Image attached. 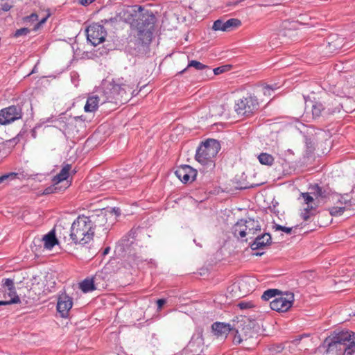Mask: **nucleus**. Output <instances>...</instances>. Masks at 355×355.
<instances>
[{"mask_svg":"<svg viewBox=\"0 0 355 355\" xmlns=\"http://www.w3.org/2000/svg\"><path fill=\"white\" fill-rule=\"evenodd\" d=\"M130 13L131 26L137 31L135 54L137 56L146 55L150 52L156 17L151 10L138 5L132 6Z\"/></svg>","mask_w":355,"mask_h":355,"instance_id":"obj_1","label":"nucleus"},{"mask_svg":"<svg viewBox=\"0 0 355 355\" xmlns=\"http://www.w3.org/2000/svg\"><path fill=\"white\" fill-rule=\"evenodd\" d=\"M134 87V83L124 80L123 78L113 80L107 85L101 96L95 95L87 98L84 110L86 112H93L98 109L100 103L103 104L106 102L116 105L124 104L132 96L138 94V92L135 93Z\"/></svg>","mask_w":355,"mask_h":355,"instance_id":"obj_2","label":"nucleus"},{"mask_svg":"<svg viewBox=\"0 0 355 355\" xmlns=\"http://www.w3.org/2000/svg\"><path fill=\"white\" fill-rule=\"evenodd\" d=\"M322 347L328 355H355V332L335 331L324 339Z\"/></svg>","mask_w":355,"mask_h":355,"instance_id":"obj_3","label":"nucleus"},{"mask_svg":"<svg viewBox=\"0 0 355 355\" xmlns=\"http://www.w3.org/2000/svg\"><path fill=\"white\" fill-rule=\"evenodd\" d=\"M87 220V216H78L71 224V239L73 244L85 245L93 239L94 231H92Z\"/></svg>","mask_w":355,"mask_h":355,"instance_id":"obj_4","label":"nucleus"},{"mask_svg":"<svg viewBox=\"0 0 355 355\" xmlns=\"http://www.w3.org/2000/svg\"><path fill=\"white\" fill-rule=\"evenodd\" d=\"M220 149V143L214 139H208L202 142L198 147L195 155L196 160L207 168L212 169L215 166L213 159L217 155Z\"/></svg>","mask_w":355,"mask_h":355,"instance_id":"obj_5","label":"nucleus"},{"mask_svg":"<svg viewBox=\"0 0 355 355\" xmlns=\"http://www.w3.org/2000/svg\"><path fill=\"white\" fill-rule=\"evenodd\" d=\"M260 232L261 225L259 222L251 218L239 220L232 227L234 236L245 242L248 239H254V235Z\"/></svg>","mask_w":355,"mask_h":355,"instance_id":"obj_6","label":"nucleus"},{"mask_svg":"<svg viewBox=\"0 0 355 355\" xmlns=\"http://www.w3.org/2000/svg\"><path fill=\"white\" fill-rule=\"evenodd\" d=\"M256 324L255 320H251L250 318L246 316H241V320H238L236 324L232 327V330L230 334L232 336V342L234 345L240 344L243 340V336L245 338V339L248 336H251L248 335L252 329L254 328Z\"/></svg>","mask_w":355,"mask_h":355,"instance_id":"obj_7","label":"nucleus"},{"mask_svg":"<svg viewBox=\"0 0 355 355\" xmlns=\"http://www.w3.org/2000/svg\"><path fill=\"white\" fill-rule=\"evenodd\" d=\"M234 108L238 115L249 116L258 110V99L254 95H248L246 97L239 99Z\"/></svg>","mask_w":355,"mask_h":355,"instance_id":"obj_8","label":"nucleus"},{"mask_svg":"<svg viewBox=\"0 0 355 355\" xmlns=\"http://www.w3.org/2000/svg\"><path fill=\"white\" fill-rule=\"evenodd\" d=\"M86 35L87 41L96 46L105 41L107 31L103 26L94 23L87 28Z\"/></svg>","mask_w":355,"mask_h":355,"instance_id":"obj_9","label":"nucleus"},{"mask_svg":"<svg viewBox=\"0 0 355 355\" xmlns=\"http://www.w3.org/2000/svg\"><path fill=\"white\" fill-rule=\"evenodd\" d=\"M21 106L10 105L0 110V124L6 125L22 117Z\"/></svg>","mask_w":355,"mask_h":355,"instance_id":"obj_10","label":"nucleus"},{"mask_svg":"<svg viewBox=\"0 0 355 355\" xmlns=\"http://www.w3.org/2000/svg\"><path fill=\"white\" fill-rule=\"evenodd\" d=\"M311 190L318 204H324L328 201L334 202L336 196V193L333 192L329 187H320L318 184L312 186Z\"/></svg>","mask_w":355,"mask_h":355,"instance_id":"obj_11","label":"nucleus"},{"mask_svg":"<svg viewBox=\"0 0 355 355\" xmlns=\"http://www.w3.org/2000/svg\"><path fill=\"white\" fill-rule=\"evenodd\" d=\"M294 302V294L293 293H286V296H280L275 297L270 303V306L272 310L278 312H286L293 305Z\"/></svg>","mask_w":355,"mask_h":355,"instance_id":"obj_12","label":"nucleus"},{"mask_svg":"<svg viewBox=\"0 0 355 355\" xmlns=\"http://www.w3.org/2000/svg\"><path fill=\"white\" fill-rule=\"evenodd\" d=\"M197 173V171L189 165H182L175 171V175L184 183L193 182Z\"/></svg>","mask_w":355,"mask_h":355,"instance_id":"obj_13","label":"nucleus"},{"mask_svg":"<svg viewBox=\"0 0 355 355\" xmlns=\"http://www.w3.org/2000/svg\"><path fill=\"white\" fill-rule=\"evenodd\" d=\"M2 286L4 288H8V295L10 297V299L8 300H0V306L10 305L20 302V298L15 292L13 279L10 278L3 279L2 281Z\"/></svg>","mask_w":355,"mask_h":355,"instance_id":"obj_14","label":"nucleus"},{"mask_svg":"<svg viewBox=\"0 0 355 355\" xmlns=\"http://www.w3.org/2000/svg\"><path fill=\"white\" fill-rule=\"evenodd\" d=\"M73 306L72 298L65 293L59 296L57 303V311L62 318H67Z\"/></svg>","mask_w":355,"mask_h":355,"instance_id":"obj_15","label":"nucleus"},{"mask_svg":"<svg viewBox=\"0 0 355 355\" xmlns=\"http://www.w3.org/2000/svg\"><path fill=\"white\" fill-rule=\"evenodd\" d=\"M87 219L89 224L92 226V231H94L97 227H103L105 230L107 229V227H106L107 218L106 214L103 211H100L97 214L88 216Z\"/></svg>","mask_w":355,"mask_h":355,"instance_id":"obj_16","label":"nucleus"},{"mask_svg":"<svg viewBox=\"0 0 355 355\" xmlns=\"http://www.w3.org/2000/svg\"><path fill=\"white\" fill-rule=\"evenodd\" d=\"M71 168V165L69 164H66L64 166H63L62 168L60 170L59 173H58L53 178V182H54L55 184H60L62 182H64L63 190H65L67 188H68L71 183L67 180L69 173Z\"/></svg>","mask_w":355,"mask_h":355,"instance_id":"obj_17","label":"nucleus"},{"mask_svg":"<svg viewBox=\"0 0 355 355\" xmlns=\"http://www.w3.org/2000/svg\"><path fill=\"white\" fill-rule=\"evenodd\" d=\"M232 327L229 323L216 322L211 325V329L214 336L218 338H226L232 330Z\"/></svg>","mask_w":355,"mask_h":355,"instance_id":"obj_18","label":"nucleus"},{"mask_svg":"<svg viewBox=\"0 0 355 355\" xmlns=\"http://www.w3.org/2000/svg\"><path fill=\"white\" fill-rule=\"evenodd\" d=\"M271 244V236L268 233L259 234L254 240L250 243V246L252 250H259Z\"/></svg>","mask_w":355,"mask_h":355,"instance_id":"obj_19","label":"nucleus"},{"mask_svg":"<svg viewBox=\"0 0 355 355\" xmlns=\"http://www.w3.org/2000/svg\"><path fill=\"white\" fill-rule=\"evenodd\" d=\"M53 230H55L58 239L63 240L67 244H73L72 239H71V227H64L60 224L55 225Z\"/></svg>","mask_w":355,"mask_h":355,"instance_id":"obj_20","label":"nucleus"},{"mask_svg":"<svg viewBox=\"0 0 355 355\" xmlns=\"http://www.w3.org/2000/svg\"><path fill=\"white\" fill-rule=\"evenodd\" d=\"M323 104L325 108L324 112L327 116L339 112L342 107L340 103L337 99L333 98L324 101Z\"/></svg>","mask_w":355,"mask_h":355,"instance_id":"obj_21","label":"nucleus"},{"mask_svg":"<svg viewBox=\"0 0 355 355\" xmlns=\"http://www.w3.org/2000/svg\"><path fill=\"white\" fill-rule=\"evenodd\" d=\"M99 275L96 274L92 278H86L80 283V288L83 293H89L96 289L95 283L98 280Z\"/></svg>","mask_w":355,"mask_h":355,"instance_id":"obj_22","label":"nucleus"},{"mask_svg":"<svg viewBox=\"0 0 355 355\" xmlns=\"http://www.w3.org/2000/svg\"><path fill=\"white\" fill-rule=\"evenodd\" d=\"M189 67H194L197 70L203 71L207 76L209 75H212L211 69L209 66L205 65L197 60L189 61L187 67L180 71L179 73L182 74Z\"/></svg>","mask_w":355,"mask_h":355,"instance_id":"obj_23","label":"nucleus"},{"mask_svg":"<svg viewBox=\"0 0 355 355\" xmlns=\"http://www.w3.org/2000/svg\"><path fill=\"white\" fill-rule=\"evenodd\" d=\"M42 241H44V248L51 250L55 245L58 244V239L56 236L55 230H52L45 234L42 238Z\"/></svg>","mask_w":355,"mask_h":355,"instance_id":"obj_24","label":"nucleus"},{"mask_svg":"<svg viewBox=\"0 0 355 355\" xmlns=\"http://www.w3.org/2000/svg\"><path fill=\"white\" fill-rule=\"evenodd\" d=\"M311 112L313 119H318L320 116L326 117L328 116L327 114H325L324 110V105L323 103L320 101H314L311 103Z\"/></svg>","mask_w":355,"mask_h":355,"instance_id":"obj_25","label":"nucleus"},{"mask_svg":"<svg viewBox=\"0 0 355 355\" xmlns=\"http://www.w3.org/2000/svg\"><path fill=\"white\" fill-rule=\"evenodd\" d=\"M336 196L334 200H336L340 205H344L343 207H345V208L355 205V197L351 196L349 198V194L347 193L339 195L336 193Z\"/></svg>","mask_w":355,"mask_h":355,"instance_id":"obj_26","label":"nucleus"},{"mask_svg":"<svg viewBox=\"0 0 355 355\" xmlns=\"http://www.w3.org/2000/svg\"><path fill=\"white\" fill-rule=\"evenodd\" d=\"M187 350H189L191 355H197L202 351L201 349V340L198 339L191 340L187 345Z\"/></svg>","mask_w":355,"mask_h":355,"instance_id":"obj_27","label":"nucleus"},{"mask_svg":"<svg viewBox=\"0 0 355 355\" xmlns=\"http://www.w3.org/2000/svg\"><path fill=\"white\" fill-rule=\"evenodd\" d=\"M258 159L261 164L266 166H272L275 160L273 156L267 153H261L258 156Z\"/></svg>","mask_w":355,"mask_h":355,"instance_id":"obj_28","label":"nucleus"},{"mask_svg":"<svg viewBox=\"0 0 355 355\" xmlns=\"http://www.w3.org/2000/svg\"><path fill=\"white\" fill-rule=\"evenodd\" d=\"M320 204L317 202V204H309L306 205V207L304 208V212L302 213V217L304 220L306 221L308 220L310 217L313 215V211H314Z\"/></svg>","mask_w":355,"mask_h":355,"instance_id":"obj_29","label":"nucleus"},{"mask_svg":"<svg viewBox=\"0 0 355 355\" xmlns=\"http://www.w3.org/2000/svg\"><path fill=\"white\" fill-rule=\"evenodd\" d=\"M19 178V173L15 172H10L2 175H0V184H8L10 181Z\"/></svg>","mask_w":355,"mask_h":355,"instance_id":"obj_30","label":"nucleus"},{"mask_svg":"<svg viewBox=\"0 0 355 355\" xmlns=\"http://www.w3.org/2000/svg\"><path fill=\"white\" fill-rule=\"evenodd\" d=\"M241 25V21L236 18H232L225 21V31H230V30L237 28Z\"/></svg>","mask_w":355,"mask_h":355,"instance_id":"obj_31","label":"nucleus"},{"mask_svg":"<svg viewBox=\"0 0 355 355\" xmlns=\"http://www.w3.org/2000/svg\"><path fill=\"white\" fill-rule=\"evenodd\" d=\"M280 291L278 289H268L263 292L261 299L265 301L270 300L272 297H275L277 294H279Z\"/></svg>","mask_w":355,"mask_h":355,"instance_id":"obj_32","label":"nucleus"},{"mask_svg":"<svg viewBox=\"0 0 355 355\" xmlns=\"http://www.w3.org/2000/svg\"><path fill=\"white\" fill-rule=\"evenodd\" d=\"M132 243L133 241H131L130 242L128 236H124L119 241L117 248H119L121 251L124 252L126 251L129 246Z\"/></svg>","mask_w":355,"mask_h":355,"instance_id":"obj_33","label":"nucleus"},{"mask_svg":"<svg viewBox=\"0 0 355 355\" xmlns=\"http://www.w3.org/2000/svg\"><path fill=\"white\" fill-rule=\"evenodd\" d=\"M64 191L63 190V187L62 186H59V184H55L53 182V185L46 187L44 190L43 194L48 195V194L59 192V191Z\"/></svg>","mask_w":355,"mask_h":355,"instance_id":"obj_34","label":"nucleus"},{"mask_svg":"<svg viewBox=\"0 0 355 355\" xmlns=\"http://www.w3.org/2000/svg\"><path fill=\"white\" fill-rule=\"evenodd\" d=\"M306 155L309 157L311 155L315 150V142L310 138L306 137Z\"/></svg>","mask_w":355,"mask_h":355,"instance_id":"obj_35","label":"nucleus"},{"mask_svg":"<svg viewBox=\"0 0 355 355\" xmlns=\"http://www.w3.org/2000/svg\"><path fill=\"white\" fill-rule=\"evenodd\" d=\"M345 207H333L329 209L331 216H340L345 211Z\"/></svg>","mask_w":355,"mask_h":355,"instance_id":"obj_36","label":"nucleus"},{"mask_svg":"<svg viewBox=\"0 0 355 355\" xmlns=\"http://www.w3.org/2000/svg\"><path fill=\"white\" fill-rule=\"evenodd\" d=\"M311 191L309 193H302L301 196L305 204L309 205V204H317V201L315 199L313 198V197L311 196Z\"/></svg>","mask_w":355,"mask_h":355,"instance_id":"obj_37","label":"nucleus"},{"mask_svg":"<svg viewBox=\"0 0 355 355\" xmlns=\"http://www.w3.org/2000/svg\"><path fill=\"white\" fill-rule=\"evenodd\" d=\"M277 88H278V87L277 86L276 84H275L273 85H264L263 87V94L266 96H270L272 94V92Z\"/></svg>","mask_w":355,"mask_h":355,"instance_id":"obj_38","label":"nucleus"},{"mask_svg":"<svg viewBox=\"0 0 355 355\" xmlns=\"http://www.w3.org/2000/svg\"><path fill=\"white\" fill-rule=\"evenodd\" d=\"M225 21L222 19H217L214 22L212 28L214 31H225Z\"/></svg>","mask_w":355,"mask_h":355,"instance_id":"obj_39","label":"nucleus"},{"mask_svg":"<svg viewBox=\"0 0 355 355\" xmlns=\"http://www.w3.org/2000/svg\"><path fill=\"white\" fill-rule=\"evenodd\" d=\"M38 20V15L36 13H32L31 15L24 17L23 18L24 23L28 24V23H33L35 21H37Z\"/></svg>","mask_w":355,"mask_h":355,"instance_id":"obj_40","label":"nucleus"},{"mask_svg":"<svg viewBox=\"0 0 355 355\" xmlns=\"http://www.w3.org/2000/svg\"><path fill=\"white\" fill-rule=\"evenodd\" d=\"M29 33H30V30L28 28H21L17 29L15 32L13 36L15 37H18L21 35H26Z\"/></svg>","mask_w":355,"mask_h":355,"instance_id":"obj_41","label":"nucleus"},{"mask_svg":"<svg viewBox=\"0 0 355 355\" xmlns=\"http://www.w3.org/2000/svg\"><path fill=\"white\" fill-rule=\"evenodd\" d=\"M238 306L241 309H248L253 306L251 302H241L238 304Z\"/></svg>","mask_w":355,"mask_h":355,"instance_id":"obj_42","label":"nucleus"},{"mask_svg":"<svg viewBox=\"0 0 355 355\" xmlns=\"http://www.w3.org/2000/svg\"><path fill=\"white\" fill-rule=\"evenodd\" d=\"M226 66L216 67L213 69L214 75H218L225 71Z\"/></svg>","mask_w":355,"mask_h":355,"instance_id":"obj_43","label":"nucleus"},{"mask_svg":"<svg viewBox=\"0 0 355 355\" xmlns=\"http://www.w3.org/2000/svg\"><path fill=\"white\" fill-rule=\"evenodd\" d=\"M47 17L42 19L39 22H37L33 28L34 31H37L43 24H44L46 21Z\"/></svg>","mask_w":355,"mask_h":355,"instance_id":"obj_44","label":"nucleus"},{"mask_svg":"<svg viewBox=\"0 0 355 355\" xmlns=\"http://www.w3.org/2000/svg\"><path fill=\"white\" fill-rule=\"evenodd\" d=\"M166 303V300L165 299H159L157 301V309H161L162 306Z\"/></svg>","mask_w":355,"mask_h":355,"instance_id":"obj_45","label":"nucleus"},{"mask_svg":"<svg viewBox=\"0 0 355 355\" xmlns=\"http://www.w3.org/2000/svg\"><path fill=\"white\" fill-rule=\"evenodd\" d=\"M94 0H79V3L84 6H87L91 4Z\"/></svg>","mask_w":355,"mask_h":355,"instance_id":"obj_46","label":"nucleus"},{"mask_svg":"<svg viewBox=\"0 0 355 355\" xmlns=\"http://www.w3.org/2000/svg\"><path fill=\"white\" fill-rule=\"evenodd\" d=\"M11 6L8 3H5L1 5V9L3 10V11H8L10 10V9L11 8Z\"/></svg>","mask_w":355,"mask_h":355,"instance_id":"obj_47","label":"nucleus"},{"mask_svg":"<svg viewBox=\"0 0 355 355\" xmlns=\"http://www.w3.org/2000/svg\"><path fill=\"white\" fill-rule=\"evenodd\" d=\"M139 228H137V229H132L130 232H129V236H131L132 239H134L135 237V234H136V232L137 230H139Z\"/></svg>","mask_w":355,"mask_h":355,"instance_id":"obj_48","label":"nucleus"},{"mask_svg":"<svg viewBox=\"0 0 355 355\" xmlns=\"http://www.w3.org/2000/svg\"><path fill=\"white\" fill-rule=\"evenodd\" d=\"M282 231L286 232V234H291L292 232V227H286L284 226Z\"/></svg>","mask_w":355,"mask_h":355,"instance_id":"obj_49","label":"nucleus"},{"mask_svg":"<svg viewBox=\"0 0 355 355\" xmlns=\"http://www.w3.org/2000/svg\"><path fill=\"white\" fill-rule=\"evenodd\" d=\"M283 227H284V226H282V225L275 224V225L273 226V228H274L276 231H282V230H283Z\"/></svg>","mask_w":355,"mask_h":355,"instance_id":"obj_50","label":"nucleus"},{"mask_svg":"<svg viewBox=\"0 0 355 355\" xmlns=\"http://www.w3.org/2000/svg\"><path fill=\"white\" fill-rule=\"evenodd\" d=\"M110 248L109 247H107L106 248L104 249L103 254L104 255L108 254L110 252Z\"/></svg>","mask_w":355,"mask_h":355,"instance_id":"obj_51","label":"nucleus"},{"mask_svg":"<svg viewBox=\"0 0 355 355\" xmlns=\"http://www.w3.org/2000/svg\"><path fill=\"white\" fill-rule=\"evenodd\" d=\"M351 196L355 197V187L351 191Z\"/></svg>","mask_w":355,"mask_h":355,"instance_id":"obj_52","label":"nucleus"},{"mask_svg":"<svg viewBox=\"0 0 355 355\" xmlns=\"http://www.w3.org/2000/svg\"><path fill=\"white\" fill-rule=\"evenodd\" d=\"M245 283H246V281H245V280H244V279H243V280H241V281L239 282V284H240L241 286H243V284H245Z\"/></svg>","mask_w":355,"mask_h":355,"instance_id":"obj_53","label":"nucleus"},{"mask_svg":"<svg viewBox=\"0 0 355 355\" xmlns=\"http://www.w3.org/2000/svg\"><path fill=\"white\" fill-rule=\"evenodd\" d=\"M255 254L257 256H261V255L263 254V252H257Z\"/></svg>","mask_w":355,"mask_h":355,"instance_id":"obj_54","label":"nucleus"}]
</instances>
